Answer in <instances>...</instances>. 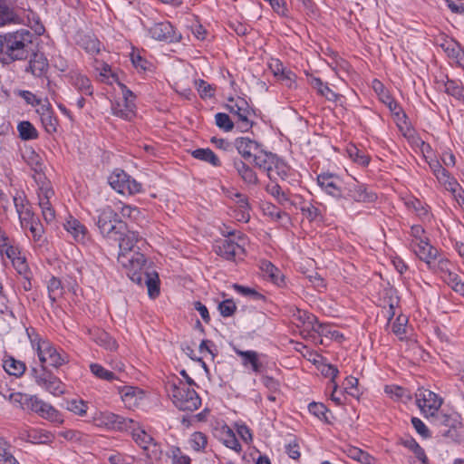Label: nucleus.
I'll list each match as a JSON object with an SVG mask.
<instances>
[{
    "label": "nucleus",
    "instance_id": "nucleus-1",
    "mask_svg": "<svg viewBox=\"0 0 464 464\" xmlns=\"http://www.w3.org/2000/svg\"><path fill=\"white\" fill-rule=\"evenodd\" d=\"M33 34L26 29L0 34V60L11 63L25 60L31 53Z\"/></svg>",
    "mask_w": 464,
    "mask_h": 464
},
{
    "label": "nucleus",
    "instance_id": "nucleus-2",
    "mask_svg": "<svg viewBox=\"0 0 464 464\" xmlns=\"http://www.w3.org/2000/svg\"><path fill=\"white\" fill-rule=\"evenodd\" d=\"M120 253L119 262L129 271L130 269H140L145 266L146 259L140 250L146 247L147 243L142 237L135 231L127 228L125 235L117 239Z\"/></svg>",
    "mask_w": 464,
    "mask_h": 464
},
{
    "label": "nucleus",
    "instance_id": "nucleus-3",
    "mask_svg": "<svg viewBox=\"0 0 464 464\" xmlns=\"http://www.w3.org/2000/svg\"><path fill=\"white\" fill-rule=\"evenodd\" d=\"M166 390L173 404L179 411H194L201 405V399L197 392L178 378L168 381Z\"/></svg>",
    "mask_w": 464,
    "mask_h": 464
},
{
    "label": "nucleus",
    "instance_id": "nucleus-4",
    "mask_svg": "<svg viewBox=\"0 0 464 464\" xmlns=\"http://www.w3.org/2000/svg\"><path fill=\"white\" fill-rule=\"evenodd\" d=\"M96 226L101 235L109 240L121 238L127 231V225L111 207L98 210Z\"/></svg>",
    "mask_w": 464,
    "mask_h": 464
},
{
    "label": "nucleus",
    "instance_id": "nucleus-5",
    "mask_svg": "<svg viewBox=\"0 0 464 464\" xmlns=\"http://www.w3.org/2000/svg\"><path fill=\"white\" fill-rule=\"evenodd\" d=\"M410 236L411 237L410 248L420 260L424 261L429 267L440 257L437 248L430 243V238L421 225H412Z\"/></svg>",
    "mask_w": 464,
    "mask_h": 464
},
{
    "label": "nucleus",
    "instance_id": "nucleus-6",
    "mask_svg": "<svg viewBox=\"0 0 464 464\" xmlns=\"http://www.w3.org/2000/svg\"><path fill=\"white\" fill-rule=\"evenodd\" d=\"M106 425H111L112 429L119 430H131L132 438L135 442L146 450L148 446L153 441V438L140 428H135V422L131 419H127L123 416L109 412L105 415Z\"/></svg>",
    "mask_w": 464,
    "mask_h": 464
},
{
    "label": "nucleus",
    "instance_id": "nucleus-7",
    "mask_svg": "<svg viewBox=\"0 0 464 464\" xmlns=\"http://www.w3.org/2000/svg\"><path fill=\"white\" fill-rule=\"evenodd\" d=\"M0 255L5 256L12 263L14 268L18 274L27 273L26 257L22 254L19 245L10 239L6 234L0 228Z\"/></svg>",
    "mask_w": 464,
    "mask_h": 464
},
{
    "label": "nucleus",
    "instance_id": "nucleus-8",
    "mask_svg": "<svg viewBox=\"0 0 464 464\" xmlns=\"http://www.w3.org/2000/svg\"><path fill=\"white\" fill-rule=\"evenodd\" d=\"M427 419L436 428L439 429L440 436L457 440V429L461 425L459 415L456 412L447 413L439 409L436 412L431 413Z\"/></svg>",
    "mask_w": 464,
    "mask_h": 464
},
{
    "label": "nucleus",
    "instance_id": "nucleus-9",
    "mask_svg": "<svg viewBox=\"0 0 464 464\" xmlns=\"http://www.w3.org/2000/svg\"><path fill=\"white\" fill-rule=\"evenodd\" d=\"M372 89L378 94L380 100L388 106L399 130L403 137H406V113L403 111L402 108L390 96L384 85L380 81L376 79L372 81Z\"/></svg>",
    "mask_w": 464,
    "mask_h": 464
},
{
    "label": "nucleus",
    "instance_id": "nucleus-10",
    "mask_svg": "<svg viewBox=\"0 0 464 464\" xmlns=\"http://www.w3.org/2000/svg\"><path fill=\"white\" fill-rule=\"evenodd\" d=\"M109 184L118 193L134 195L141 192L142 184L122 169H115L109 177Z\"/></svg>",
    "mask_w": 464,
    "mask_h": 464
},
{
    "label": "nucleus",
    "instance_id": "nucleus-11",
    "mask_svg": "<svg viewBox=\"0 0 464 464\" xmlns=\"http://www.w3.org/2000/svg\"><path fill=\"white\" fill-rule=\"evenodd\" d=\"M37 354L42 363V368L46 370V366L58 368L68 362V356L58 350L48 341H42L37 345Z\"/></svg>",
    "mask_w": 464,
    "mask_h": 464
},
{
    "label": "nucleus",
    "instance_id": "nucleus-12",
    "mask_svg": "<svg viewBox=\"0 0 464 464\" xmlns=\"http://www.w3.org/2000/svg\"><path fill=\"white\" fill-rule=\"evenodd\" d=\"M31 376L37 385L44 388L50 393L59 396L64 392V386L59 378L44 369L33 367L30 371Z\"/></svg>",
    "mask_w": 464,
    "mask_h": 464
},
{
    "label": "nucleus",
    "instance_id": "nucleus-13",
    "mask_svg": "<svg viewBox=\"0 0 464 464\" xmlns=\"http://www.w3.org/2000/svg\"><path fill=\"white\" fill-rule=\"evenodd\" d=\"M127 275L132 282L142 285H146L148 294L154 298L160 294V280L157 273L150 274L144 271V266L140 269H130Z\"/></svg>",
    "mask_w": 464,
    "mask_h": 464
},
{
    "label": "nucleus",
    "instance_id": "nucleus-14",
    "mask_svg": "<svg viewBox=\"0 0 464 464\" xmlns=\"http://www.w3.org/2000/svg\"><path fill=\"white\" fill-rule=\"evenodd\" d=\"M415 403L427 418L440 409L442 399L430 390L419 389L415 393Z\"/></svg>",
    "mask_w": 464,
    "mask_h": 464
},
{
    "label": "nucleus",
    "instance_id": "nucleus-15",
    "mask_svg": "<svg viewBox=\"0 0 464 464\" xmlns=\"http://www.w3.org/2000/svg\"><path fill=\"white\" fill-rule=\"evenodd\" d=\"M227 109L231 113L237 116V128L240 131L246 132L252 128L253 122L249 118L253 111L245 99L238 98L234 104L227 105Z\"/></svg>",
    "mask_w": 464,
    "mask_h": 464
},
{
    "label": "nucleus",
    "instance_id": "nucleus-16",
    "mask_svg": "<svg viewBox=\"0 0 464 464\" xmlns=\"http://www.w3.org/2000/svg\"><path fill=\"white\" fill-rule=\"evenodd\" d=\"M430 169L438 179V181L444 186V188L450 191L452 194H456L459 189V183L457 180L450 176V172L445 169L442 165L435 160H428Z\"/></svg>",
    "mask_w": 464,
    "mask_h": 464
},
{
    "label": "nucleus",
    "instance_id": "nucleus-17",
    "mask_svg": "<svg viewBox=\"0 0 464 464\" xmlns=\"http://www.w3.org/2000/svg\"><path fill=\"white\" fill-rule=\"evenodd\" d=\"M317 183L323 190L334 198H343V184L340 178L332 173H322L317 176Z\"/></svg>",
    "mask_w": 464,
    "mask_h": 464
},
{
    "label": "nucleus",
    "instance_id": "nucleus-18",
    "mask_svg": "<svg viewBox=\"0 0 464 464\" xmlns=\"http://www.w3.org/2000/svg\"><path fill=\"white\" fill-rule=\"evenodd\" d=\"M343 195L344 198H350L357 202H372L377 198L375 193L368 191L364 185L359 184L356 180L343 187Z\"/></svg>",
    "mask_w": 464,
    "mask_h": 464
},
{
    "label": "nucleus",
    "instance_id": "nucleus-19",
    "mask_svg": "<svg viewBox=\"0 0 464 464\" xmlns=\"http://www.w3.org/2000/svg\"><path fill=\"white\" fill-rule=\"evenodd\" d=\"M253 162L256 167L263 169L266 172V175L270 180H276L274 175L273 165L276 162V155L272 152H268L262 149H259L257 153L253 156Z\"/></svg>",
    "mask_w": 464,
    "mask_h": 464
},
{
    "label": "nucleus",
    "instance_id": "nucleus-20",
    "mask_svg": "<svg viewBox=\"0 0 464 464\" xmlns=\"http://www.w3.org/2000/svg\"><path fill=\"white\" fill-rule=\"evenodd\" d=\"M150 34L152 38L158 41L172 43L179 39L169 22H160L153 24L150 28Z\"/></svg>",
    "mask_w": 464,
    "mask_h": 464
},
{
    "label": "nucleus",
    "instance_id": "nucleus-21",
    "mask_svg": "<svg viewBox=\"0 0 464 464\" xmlns=\"http://www.w3.org/2000/svg\"><path fill=\"white\" fill-rule=\"evenodd\" d=\"M215 252L227 260H234L237 255L244 252V248L238 243L226 238L217 243Z\"/></svg>",
    "mask_w": 464,
    "mask_h": 464
},
{
    "label": "nucleus",
    "instance_id": "nucleus-22",
    "mask_svg": "<svg viewBox=\"0 0 464 464\" xmlns=\"http://www.w3.org/2000/svg\"><path fill=\"white\" fill-rule=\"evenodd\" d=\"M235 353L241 357L243 366L248 368L256 373H260L264 370V364L260 361V354L256 351H242L234 348Z\"/></svg>",
    "mask_w": 464,
    "mask_h": 464
},
{
    "label": "nucleus",
    "instance_id": "nucleus-23",
    "mask_svg": "<svg viewBox=\"0 0 464 464\" xmlns=\"http://www.w3.org/2000/svg\"><path fill=\"white\" fill-rule=\"evenodd\" d=\"M28 58H30V61L28 67L26 68L27 72H30L36 77H41L47 72L49 64L44 53H33L31 50V53Z\"/></svg>",
    "mask_w": 464,
    "mask_h": 464
},
{
    "label": "nucleus",
    "instance_id": "nucleus-24",
    "mask_svg": "<svg viewBox=\"0 0 464 464\" xmlns=\"http://www.w3.org/2000/svg\"><path fill=\"white\" fill-rule=\"evenodd\" d=\"M408 144L417 154H420L425 160L430 158L431 153L430 146L426 143L416 132V130L408 125Z\"/></svg>",
    "mask_w": 464,
    "mask_h": 464
},
{
    "label": "nucleus",
    "instance_id": "nucleus-25",
    "mask_svg": "<svg viewBox=\"0 0 464 464\" xmlns=\"http://www.w3.org/2000/svg\"><path fill=\"white\" fill-rule=\"evenodd\" d=\"M235 146L237 152L245 160L253 158L255 153H257L259 151V149L261 148V145L259 143L247 137H240L236 139Z\"/></svg>",
    "mask_w": 464,
    "mask_h": 464
},
{
    "label": "nucleus",
    "instance_id": "nucleus-26",
    "mask_svg": "<svg viewBox=\"0 0 464 464\" xmlns=\"http://www.w3.org/2000/svg\"><path fill=\"white\" fill-rule=\"evenodd\" d=\"M53 195V190L50 188H40L39 206L42 208L44 218L46 222H51L54 219V210L51 206L50 198Z\"/></svg>",
    "mask_w": 464,
    "mask_h": 464
},
{
    "label": "nucleus",
    "instance_id": "nucleus-27",
    "mask_svg": "<svg viewBox=\"0 0 464 464\" xmlns=\"http://www.w3.org/2000/svg\"><path fill=\"white\" fill-rule=\"evenodd\" d=\"M89 334L93 342L109 351H116L118 343L107 332L100 328L89 330Z\"/></svg>",
    "mask_w": 464,
    "mask_h": 464
},
{
    "label": "nucleus",
    "instance_id": "nucleus-28",
    "mask_svg": "<svg viewBox=\"0 0 464 464\" xmlns=\"http://www.w3.org/2000/svg\"><path fill=\"white\" fill-rule=\"evenodd\" d=\"M65 230L78 243H84L87 237V228L78 219L70 217L63 224Z\"/></svg>",
    "mask_w": 464,
    "mask_h": 464
},
{
    "label": "nucleus",
    "instance_id": "nucleus-29",
    "mask_svg": "<svg viewBox=\"0 0 464 464\" xmlns=\"http://www.w3.org/2000/svg\"><path fill=\"white\" fill-rule=\"evenodd\" d=\"M34 412L39 413L42 416L51 417L54 413V409L40 400L37 396H29L25 399V408Z\"/></svg>",
    "mask_w": 464,
    "mask_h": 464
},
{
    "label": "nucleus",
    "instance_id": "nucleus-30",
    "mask_svg": "<svg viewBox=\"0 0 464 464\" xmlns=\"http://www.w3.org/2000/svg\"><path fill=\"white\" fill-rule=\"evenodd\" d=\"M233 166L237 170L238 176L242 179V180L248 185H256L258 184V178L256 173L243 160H235L233 162Z\"/></svg>",
    "mask_w": 464,
    "mask_h": 464
},
{
    "label": "nucleus",
    "instance_id": "nucleus-31",
    "mask_svg": "<svg viewBox=\"0 0 464 464\" xmlns=\"http://www.w3.org/2000/svg\"><path fill=\"white\" fill-rule=\"evenodd\" d=\"M135 102H116L112 103L111 110L112 113L124 120L130 121L135 116Z\"/></svg>",
    "mask_w": 464,
    "mask_h": 464
},
{
    "label": "nucleus",
    "instance_id": "nucleus-32",
    "mask_svg": "<svg viewBox=\"0 0 464 464\" xmlns=\"http://www.w3.org/2000/svg\"><path fill=\"white\" fill-rule=\"evenodd\" d=\"M40 114L41 121L48 133H53L57 130L58 121L53 115V111L50 106L43 105L37 111Z\"/></svg>",
    "mask_w": 464,
    "mask_h": 464
},
{
    "label": "nucleus",
    "instance_id": "nucleus-33",
    "mask_svg": "<svg viewBox=\"0 0 464 464\" xmlns=\"http://www.w3.org/2000/svg\"><path fill=\"white\" fill-rule=\"evenodd\" d=\"M77 44L90 54H97L100 53L102 44L94 35L79 34Z\"/></svg>",
    "mask_w": 464,
    "mask_h": 464
},
{
    "label": "nucleus",
    "instance_id": "nucleus-34",
    "mask_svg": "<svg viewBox=\"0 0 464 464\" xmlns=\"http://www.w3.org/2000/svg\"><path fill=\"white\" fill-rule=\"evenodd\" d=\"M274 181L275 180H271V182L266 186V192L274 197L276 202L284 208H286L287 205H292L288 194L282 190L281 187Z\"/></svg>",
    "mask_w": 464,
    "mask_h": 464
},
{
    "label": "nucleus",
    "instance_id": "nucleus-35",
    "mask_svg": "<svg viewBox=\"0 0 464 464\" xmlns=\"http://www.w3.org/2000/svg\"><path fill=\"white\" fill-rule=\"evenodd\" d=\"M72 85L80 92L85 95H92L93 88L90 79L81 73H73L71 75Z\"/></svg>",
    "mask_w": 464,
    "mask_h": 464
},
{
    "label": "nucleus",
    "instance_id": "nucleus-36",
    "mask_svg": "<svg viewBox=\"0 0 464 464\" xmlns=\"http://www.w3.org/2000/svg\"><path fill=\"white\" fill-rule=\"evenodd\" d=\"M408 450L413 454L411 464H430L424 449L413 438L408 439Z\"/></svg>",
    "mask_w": 464,
    "mask_h": 464
},
{
    "label": "nucleus",
    "instance_id": "nucleus-37",
    "mask_svg": "<svg viewBox=\"0 0 464 464\" xmlns=\"http://www.w3.org/2000/svg\"><path fill=\"white\" fill-rule=\"evenodd\" d=\"M191 155L195 159L208 162L214 167L221 165L220 160L210 149H197L191 152Z\"/></svg>",
    "mask_w": 464,
    "mask_h": 464
},
{
    "label": "nucleus",
    "instance_id": "nucleus-38",
    "mask_svg": "<svg viewBox=\"0 0 464 464\" xmlns=\"http://www.w3.org/2000/svg\"><path fill=\"white\" fill-rule=\"evenodd\" d=\"M3 367L8 374L16 377L23 375L26 369L24 362L15 360L14 357L6 358L4 361Z\"/></svg>",
    "mask_w": 464,
    "mask_h": 464
},
{
    "label": "nucleus",
    "instance_id": "nucleus-39",
    "mask_svg": "<svg viewBox=\"0 0 464 464\" xmlns=\"http://www.w3.org/2000/svg\"><path fill=\"white\" fill-rule=\"evenodd\" d=\"M309 82L317 91L318 94L325 97L328 101H335L337 99V94L324 84L320 78L311 77Z\"/></svg>",
    "mask_w": 464,
    "mask_h": 464
},
{
    "label": "nucleus",
    "instance_id": "nucleus-40",
    "mask_svg": "<svg viewBox=\"0 0 464 464\" xmlns=\"http://www.w3.org/2000/svg\"><path fill=\"white\" fill-rule=\"evenodd\" d=\"M260 269L264 275L269 277L275 284L280 285V282H283V276L281 275L280 270L276 267L270 261H261Z\"/></svg>",
    "mask_w": 464,
    "mask_h": 464
},
{
    "label": "nucleus",
    "instance_id": "nucleus-41",
    "mask_svg": "<svg viewBox=\"0 0 464 464\" xmlns=\"http://www.w3.org/2000/svg\"><path fill=\"white\" fill-rule=\"evenodd\" d=\"M190 448L197 452H203L208 445V437L200 431L193 432L188 440Z\"/></svg>",
    "mask_w": 464,
    "mask_h": 464
},
{
    "label": "nucleus",
    "instance_id": "nucleus-42",
    "mask_svg": "<svg viewBox=\"0 0 464 464\" xmlns=\"http://www.w3.org/2000/svg\"><path fill=\"white\" fill-rule=\"evenodd\" d=\"M445 92L459 101L464 102V86L453 80H448L444 83Z\"/></svg>",
    "mask_w": 464,
    "mask_h": 464
},
{
    "label": "nucleus",
    "instance_id": "nucleus-43",
    "mask_svg": "<svg viewBox=\"0 0 464 464\" xmlns=\"http://www.w3.org/2000/svg\"><path fill=\"white\" fill-rule=\"evenodd\" d=\"M19 137L23 140H34L38 137V132L34 125L27 121H21L17 126Z\"/></svg>",
    "mask_w": 464,
    "mask_h": 464
},
{
    "label": "nucleus",
    "instance_id": "nucleus-44",
    "mask_svg": "<svg viewBox=\"0 0 464 464\" xmlns=\"http://www.w3.org/2000/svg\"><path fill=\"white\" fill-rule=\"evenodd\" d=\"M347 456L362 464H372L374 459L367 452L356 447H349L347 449Z\"/></svg>",
    "mask_w": 464,
    "mask_h": 464
},
{
    "label": "nucleus",
    "instance_id": "nucleus-45",
    "mask_svg": "<svg viewBox=\"0 0 464 464\" xmlns=\"http://www.w3.org/2000/svg\"><path fill=\"white\" fill-rule=\"evenodd\" d=\"M167 456L171 459L172 464H190V458L184 454L179 447L170 446Z\"/></svg>",
    "mask_w": 464,
    "mask_h": 464
},
{
    "label": "nucleus",
    "instance_id": "nucleus-46",
    "mask_svg": "<svg viewBox=\"0 0 464 464\" xmlns=\"http://www.w3.org/2000/svg\"><path fill=\"white\" fill-rule=\"evenodd\" d=\"M444 281L454 290L456 293L464 295V282L459 275L448 272L444 276Z\"/></svg>",
    "mask_w": 464,
    "mask_h": 464
},
{
    "label": "nucleus",
    "instance_id": "nucleus-47",
    "mask_svg": "<svg viewBox=\"0 0 464 464\" xmlns=\"http://www.w3.org/2000/svg\"><path fill=\"white\" fill-rule=\"evenodd\" d=\"M90 370H91V372L95 377H97L101 380L113 381V380L117 379V377L115 376V374L112 372L105 369L102 365H101L99 363H91Z\"/></svg>",
    "mask_w": 464,
    "mask_h": 464
},
{
    "label": "nucleus",
    "instance_id": "nucleus-48",
    "mask_svg": "<svg viewBox=\"0 0 464 464\" xmlns=\"http://www.w3.org/2000/svg\"><path fill=\"white\" fill-rule=\"evenodd\" d=\"M410 209H412L415 212L416 216H418L420 219L429 217V212L425 205L416 198L412 197V198H410L408 197V210Z\"/></svg>",
    "mask_w": 464,
    "mask_h": 464
},
{
    "label": "nucleus",
    "instance_id": "nucleus-49",
    "mask_svg": "<svg viewBox=\"0 0 464 464\" xmlns=\"http://www.w3.org/2000/svg\"><path fill=\"white\" fill-rule=\"evenodd\" d=\"M349 157L356 163L362 166H367L370 162V157L365 154L362 150H359L355 146H351L347 149Z\"/></svg>",
    "mask_w": 464,
    "mask_h": 464
},
{
    "label": "nucleus",
    "instance_id": "nucleus-50",
    "mask_svg": "<svg viewBox=\"0 0 464 464\" xmlns=\"http://www.w3.org/2000/svg\"><path fill=\"white\" fill-rule=\"evenodd\" d=\"M51 434L48 432H42L37 430H32L27 432L26 440L34 444H42L51 441Z\"/></svg>",
    "mask_w": 464,
    "mask_h": 464
},
{
    "label": "nucleus",
    "instance_id": "nucleus-51",
    "mask_svg": "<svg viewBox=\"0 0 464 464\" xmlns=\"http://www.w3.org/2000/svg\"><path fill=\"white\" fill-rule=\"evenodd\" d=\"M392 333L399 338L401 341H404L406 336V316L403 314H400L396 321L392 324Z\"/></svg>",
    "mask_w": 464,
    "mask_h": 464
},
{
    "label": "nucleus",
    "instance_id": "nucleus-52",
    "mask_svg": "<svg viewBox=\"0 0 464 464\" xmlns=\"http://www.w3.org/2000/svg\"><path fill=\"white\" fill-rule=\"evenodd\" d=\"M235 197L237 198V206L241 212L240 220H245L246 222H247L249 219L248 210L250 208L248 199L245 195L241 193H236Z\"/></svg>",
    "mask_w": 464,
    "mask_h": 464
},
{
    "label": "nucleus",
    "instance_id": "nucleus-53",
    "mask_svg": "<svg viewBox=\"0 0 464 464\" xmlns=\"http://www.w3.org/2000/svg\"><path fill=\"white\" fill-rule=\"evenodd\" d=\"M215 121H216V125L219 129H221L227 132L231 131L235 127L233 121L230 119L229 115H227V113H223V112L217 113L215 115Z\"/></svg>",
    "mask_w": 464,
    "mask_h": 464
},
{
    "label": "nucleus",
    "instance_id": "nucleus-54",
    "mask_svg": "<svg viewBox=\"0 0 464 464\" xmlns=\"http://www.w3.org/2000/svg\"><path fill=\"white\" fill-rule=\"evenodd\" d=\"M384 392L394 401H402L405 395L404 387L396 384L386 385Z\"/></svg>",
    "mask_w": 464,
    "mask_h": 464
},
{
    "label": "nucleus",
    "instance_id": "nucleus-55",
    "mask_svg": "<svg viewBox=\"0 0 464 464\" xmlns=\"http://www.w3.org/2000/svg\"><path fill=\"white\" fill-rule=\"evenodd\" d=\"M48 295L52 303L56 301V298L62 295V284L56 277H52L48 282Z\"/></svg>",
    "mask_w": 464,
    "mask_h": 464
},
{
    "label": "nucleus",
    "instance_id": "nucleus-56",
    "mask_svg": "<svg viewBox=\"0 0 464 464\" xmlns=\"http://www.w3.org/2000/svg\"><path fill=\"white\" fill-rule=\"evenodd\" d=\"M13 201L18 216L22 214V211L24 212L31 208L24 192H16L13 197Z\"/></svg>",
    "mask_w": 464,
    "mask_h": 464
},
{
    "label": "nucleus",
    "instance_id": "nucleus-57",
    "mask_svg": "<svg viewBox=\"0 0 464 464\" xmlns=\"http://www.w3.org/2000/svg\"><path fill=\"white\" fill-rule=\"evenodd\" d=\"M411 424L415 429L416 432L424 440H428L431 438V432L429 428L425 425V423L417 417H412Z\"/></svg>",
    "mask_w": 464,
    "mask_h": 464
},
{
    "label": "nucleus",
    "instance_id": "nucleus-58",
    "mask_svg": "<svg viewBox=\"0 0 464 464\" xmlns=\"http://www.w3.org/2000/svg\"><path fill=\"white\" fill-rule=\"evenodd\" d=\"M233 287L238 294H240L244 296H249L254 300H263L265 298V296L262 294L256 292L253 288L244 286L241 285H237V284H235L233 285Z\"/></svg>",
    "mask_w": 464,
    "mask_h": 464
},
{
    "label": "nucleus",
    "instance_id": "nucleus-59",
    "mask_svg": "<svg viewBox=\"0 0 464 464\" xmlns=\"http://www.w3.org/2000/svg\"><path fill=\"white\" fill-rule=\"evenodd\" d=\"M440 47L447 53L448 56L458 58L460 53L459 45L453 40H445L440 44Z\"/></svg>",
    "mask_w": 464,
    "mask_h": 464
},
{
    "label": "nucleus",
    "instance_id": "nucleus-60",
    "mask_svg": "<svg viewBox=\"0 0 464 464\" xmlns=\"http://www.w3.org/2000/svg\"><path fill=\"white\" fill-rule=\"evenodd\" d=\"M301 211L309 221H314L322 216L320 209L311 203L302 206Z\"/></svg>",
    "mask_w": 464,
    "mask_h": 464
},
{
    "label": "nucleus",
    "instance_id": "nucleus-61",
    "mask_svg": "<svg viewBox=\"0 0 464 464\" xmlns=\"http://www.w3.org/2000/svg\"><path fill=\"white\" fill-rule=\"evenodd\" d=\"M196 86L201 98L207 99L214 96L215 90L204 80L196 81Z\"/></svg>",
    "mask_w": 464,
    "mask_h": 464
},
{
    "label": "nucleus",
    "instance_id": "nucleus-62",
    "mask_svg": "<svg viewBox=\"0 0 464 464\" xmlns=\"http://www.w3.org/2000/svg\"><path fill=\"white\" fill-rule=\"evenodd\" d=\"M308 410L314 416L328 422L326 417V412L328 410L324 404L320 402H311L308 406Z\"/></svg>",
    "mask_w": 464,
    "mask_h": 464
},
{
    "label": "nucleus",
    "instance_id": "nucleus-63",
    "mask_svg": "<svg viewBox=\"0 0 464 464\" xmlns=\"http://www.w3.org/2000/svg\"><path fill=\"white\" fill-rule=\"evenodd\" d=\"M67 409L79 416H83L86 414L87 405L82 400H72L67 402Z\"/></svg>",
    "mask_w": 464,
    "mask_h": 464
},
{
    "label": "nucleus",
    "instance_id": "nucleus-64",
    "mask_svg": "<svg viewBox=\"0 0 464 464\" xmlns=\"http://www.w3.org/2000/svg\"><path fill=\"white\" fill-rule=\"evenodd\" d=\"M131 63L133 66L140 72H146L151 65L146 59H144L140 53H131Z\"/></svg>",
    "mask_w": 464,
    "mask_h": 464
}]
</instances>
